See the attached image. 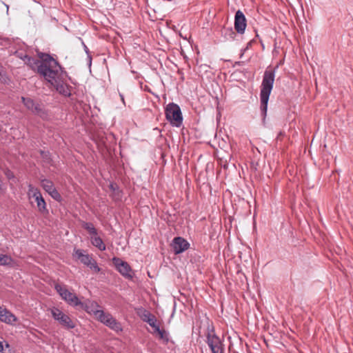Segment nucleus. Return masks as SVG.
<instances>
[{"instance_id":"f257e3e1","label":"nucleus","mask_w":353,"mask_h":353,"mask_svg":"<svg viewBox=\"0 0 353 353\" xmlns=\"http://www.w3.org/2000/svg\"><path fill=\"white\" fill-rule=\"evenodd\" d=\"M32 70H36L44 79H49L52 80L53 75L56 73L54 68L57 67L56 61L50 54L40 52L39 57L41 60L36 59L28 55L20 57Z\"/></svg>"},{"instance_id":"f03ea898","label":"nucleus","mask_w":353,"mask_h":353,"mask_svg":"<svg viewBox=\"0 0 353 353\" xmlns=\"http://www.w3.org/2000/svg\"><path fill=\"white\" fill-rule=\"evenodd\" d=\"M99 305L97 303H93L90 306V312H92L96 319L100 322L109 327L110 329L119 332L121 331V324L110 314L103 310H99Z\"/></svg>"},{"instance_id":"7ed1b4c3","label":"nucleus","mask_w":353,"mask_h":353,"mask_svg":"<svg viewBox=\"0 0 353 353\" xmlns=\"http://www.w3.org/2000/svg\"><path fill=\"white\" fill-rule=\"evenodd\" d=\"M56 73L53 75V79H45L52 85H53L57 92L65 97H70L71 95V87L67 83L62 82L60 79L61 75V67L59 63H57V67L54 68Z\"/></svg>"},{"instance_id":"20e7f679","label":"nucleus","mask_w":353,"mask_h":353,"mask_svg":"<svg viewBox=\"0 0 353 353\" xmlns=\"http://www.w3.org/2000/svg\"><path fill=\"white\" fill-rule=\"evenodd\" d=\"M166 119L172 125L179 127L182 124L183 117L179 106L174 103H169L165 110Z\"/></svg>"},{"instance_id":"39448f33","label":"nucleus","mask_w":353,"mask_h":353,"mask_svg":"<svg viewBox=\"0 0 353 353\" xmlns=\"http://www.w3.org/2000/svg\"><path fill=\"white\" fill-rule=\"evenodd\" d=\"M54 289L60 296L65 302L72 306H78L82 305L81 301H79L77 296L71 292H70L65 285H62L59 283L55 284Z\"/></svg>"},{"instance_id":"423d86ee","label":"nucleus","mask_w":353,"mask_h":353,"mask_svg":"<svg viewBox=\"0 0 353 353\" xmlns=\"http://www.w3.org/2000/svg\"><path fill=\"white\" fill-rule=\"evenodd\" d=\"M50 312L53 319L58 321L62 327L68 330L73 329L75 327V323L68 315L63 313L59 308L54 307L50 309Z\"/></svg>"},{"instance_id":"0eeeda50","label":"nucleus","mask_w":353,"mask_h":353,"mask_svg":"<svg viewBox=\"0 0 353 353\" xmlns=\"http://www.w3.org/2000/svg\"><path fill=\"white\" fill-rule=\"evenodd\" d=\"M206 343L212 351V353H223V345L217 336L214 330L208 328V333L206 334Z\"/></svg>"},{"instance_id":"6e6552de","label":"nucleus","mask_w":353,"mask_h":353,"mask_svg":"<svg viewBox=\"0 0 353 353\" xmlns=\"http://www.w3.org/2000/svg\"><path fill=\"white\" fill-rule=\"evenodd\" d=\"M21 101L28 110L34 114L37 115L42 119H46L48 116L47 112L43 105L35 102L32 99L28 97H21Z\"/></svg>"},{"instance_id":"1a4fd4ad","label":"nucleus","mask_w":353,"mask_h":353,"mask_svg":"<svg viewBox=\"0 0 353 353\" xmlns=\"http://www.w3.org/2000/svg\"><path fill=\"white\" fill-rule=\"evenodd\" d=\"M112 263L117 270L125 278L131 279L134 276V272L130 265L118 257L112 258Z\"/></svg>"},{"instance_id":"9d476101","label":"nucleus","mask_w":353,"mask_h":353,"mask_svg":"<svg viewBox=\"0 0 353 353\" xmlns=\"http://www.w3.org/2000/svg\"><path fill=\"white\" fill-rule=\"evenodd\" d=\"M171 245L174 254H179L187 250L190 243L185 239L178 236L174 238Z\"/></svg>"},{"instance_id":"9b49d317","label":"nucleus","mask_w":353,"mask_h":353,"mask_svg":"<svg viewBox=\"0 0 353 353\" xmlns=\"http://www.w3.org/2000/svg\"><path fill=\"white\" fill-rule=\"evenodd\" d=\"M246 19L244 14L238 10L234 17V28L239 34H243L246 28Z\"/></svg>"},{"instance_id":"f8f14e48","label":"nucleus","mask_w":353,"mask_h":353,"mask_svg":"<svg viewBox=\"0 0 353 353\" xmlns=\"http://www.w3.org/2000/svg\"><path fill=\"white\" fill-rule=\"evenodd\" d=\"M278 66L276 65L274 70L268 68L266 70V108H268V103L269 97L273 88V83L274 81L275 73L274 70Z\"/></svg>"},{"instance_id":"ddd939ff","label":"nucleus","mask_w":353,"mask_h":353,"mask_svg":"<svg viewBox=\"0 0 353 353\" xmlns=\"http://www.w3.org/2000/svg\"><path fill=\"white\" fill-rule=\"evenodd\" d=\"M0 321L7 324L17 321V317L8 310L0 306Z\"/></svg>"},{"instance_id":"4468645a","label":"nucleus","mask_w":353,"mask_h":353,"mask_svg":"<svg viewBox=\"0 0 353 353\" xmlns=\"http://www.w3.org/2000/svg\"><path fill=\"white\" fill-rule=\"evenodd\" d=\"M74 256L79 259L85 265H87V264L93 259L91 254L86 253L85 250L81 249L74 250Z\"/></svg>"},{"instance_id":"2eb2a0df","label":"nucleus","mask_w":353,"mask_h":353,"mask_svg":"<svg viewBox=\"0 0 353 353\" xmlns=\"http://www.w3.org/2000/svg\"><path fill=\"white\" fill-rule=\"evenodd\" d=\"M137 314L144 322L148 324L150 323H153V321H156L157 319L150 312L143 308L139 309Z\"/></svg>"},{"instance_id":"dca6fc26","label":"nucleus","mask_w":353,"mask_h":353,"mask_svg":"<svg viewBox=\"0 0 353 353\" xmlns=\"http://www.w3.org/2000/svg\"><path fill=\"white\" fill-rule=\"evenodd\" d=\"M261 110L263 122L265 121V74L263 76V79L261 85Z\"/></svg>"},{"instance_id":"f3484780","label":"nucleus","mask_w":353,"mask_h":353,"mask_svg":"<svg viewBox=\"0 0 353 353\" xmlns=\"http://www.w3.org/2000/svg\"><path fill=\"white\" fill-rule=\"evenodd\" d=\"M33 199H34V200L37 203V208H38V210L39 212H43L47 210L46 201H45L44 199L43 198L41 194L36 196Z\"/></svg>"},{"instance_id":"a211bd4d","label":"nucleus","mask_w":353,"mask_h":353,"mask_svg":"<svg viewBox=\"0 0 353 353\" xmlns=\"http://www.w3.org/2000/svg\"><path fill=\"white\" fill-rule=\"evenodd\" d=\"M222 34L227 40H233L236 37V33L231 27L224 28L222 30Z\"/></svg>"},{"instance_id":"6ab92c4d","label":"nucleus","mask_w":353,"mask_h":353,"mask_svg":"<svg viewBox=\"0 0 353 353\" xmlns=\"http://www.w3.org/2000/svg\"><path fill=\"white\" fill-rule=\"evenodd\" d=\"M41 185L42 188L49 194L51 191L55 189L53 183L46 179L41 180Z\"/></svg>"},{"instance_id":"aec40b11","label":"nucleus","mask_w":353,"mask_h":353,"mask_svg":"<svg viewBox=\"0 0 353 353\" xmlns=\"http://www.w3.org/2000/svg\"><path fill=\"white\" fill-rule=\"evenodd\" d=\"M90 242L93 246L96 247L101 251H104L106 249V246L101 237L94 238V239Z\"/></svg>"},{"instance_id":"412c9836","label":"nucleus","mask_w":353,"mask_h":353,"mask_svg":"<svg viewBox=\"0 0 353 353\" xmlns=\"http://www.w3.org/2000/svg\"><path fill=\"white\" fill-rule=\"evenodd\" d=\"M40 194L41 193L37 188L34 187L32 184L28 185V196L29 199L34 198Z\"/></svg>"},{"instance_id":"4be33fe9","label":"nucleus","mask_w":353,"mask_h":353,"mask_svg":"<svg viewBox=\"0 0 353 353\" xmlns=\"http://www.w3.org/2000/svg\"><path fill=\"white\" fill-rule=\"evenodd\" d=\"M82 227L88 232L89 234L94 232L97 230L93 223L90 222L83 221L81 223Z\"/></svg>"},{"instance_id":"5701e85b","label":"nucleus","mask_w":353,"mask_h":353,"mask_svg":"<svg viewBox=\"0 0 353 353\" xmlns=\"http://www.w3.org/2000/svg\"><path fill=\"white\" fill-rule=\"evenodd\" d=\"M86 266L94 273H98L101 270V269L99 267L96 260L94 259L91 260V261L88 263Z\"/></svg>"},{"instance_id":"b1692460","label":"nucleus","mask_w":353,"mask_h":353,"mask_svg":"<svg viewBox=\"0 0 353 353\" xmlns=\"http://www.w3.org/2000/svg\"><path fill=\"white\" fill-rule=\"evenodd\" d=\"M157 334L159 338L161 340H163L166 342L168 341V334L164 330L159 329V331L156 332V334Z\"/></svg>"},{"instance_id":"393cba45","label":"nucleus","mask_w":353,"mask_h":353,"mask_svg":"<svg viewBox=\"0 0 353 353\" xmlns=\"http://www.w3.org/2000/svg\"><path fill=\"white\" fill-rule=\"evenodd\" d=\"M12 259L6 254H0V265H6L11 262Z\"/></svg>"},{"instance_id":"a878e982","label":"nucleus","mask_w":353,"mask_h":353,"mask_svg":"<svg viewBox=\"0 0 353 353\" xmlns=\"http://www.w3.org/2000/svg\"><path fill=\"white\" fill-rule=\"evenodd\" d=\"M49 194L56 201H60L61 200V196L59 193V192L57 190V189H54L52 191H51Z\"/></svg>"},{"instance_id":"bb28decb","label":"nucleus","mask_w":353,"mask_h":353,"mask_svg":"<svg viewBox=\"0 0 353 353\" xmlns=\"http://www.w3.org/2000/svg\"><path fill=\"white\" fill-rule=\"evenodd\" d=\"M157 320L156 319V321H153V323H149V325L154 330L153 332H152V334H156V332L159 331V330L160 329L159 325L157 323Z\"/></svg>"},{"instance_id":"cd10ccee","label":"nucleus","mask_w":353,"mask_h":353,"mask_svg":"<svg viewBox=\"0 0 353 353\" xmlns=\"http://www.w3.org/2000/svg\"><path fill=\"white\" fill-rule=\"evenodd\" d=\"M98 237H100V236H99L97 230L96 231H94V232L91 233L90 234V241H92L93 239H94V238H98Z\"/></svg>"},{"instance_id":"c85d7f7f","label":"nucleus","mask_w":353,"mask_h":353,"mask_svg":"<svg viewBox=\"0 0 353 353\" xmlns=\"http://www.w3.org/2000/svg\"><path fill=\"white\" fill-rule=\"evenodd\" d=\"M6 175L8 177V179H9L14 178V174L10 170H8L6 172Z\"/></svg>"},{"instance_id":"c756f323","label":"nucleus","mask_w":353,"mask_h":353,"mask_svg":"<svg viewBox=\"0 0 353 353\" xmlns=\"http://www.w3.org/2000/svg\"><path fill=\"white\" fill-rule=\"evenodd\" d=\"M109 187L110 190H112L113 192H116V190H117V186L114 183H110Z\"/></svg>"},{"instance_id":"7c9ffc66","label":"nucleus","mask_w":353,"mask_h":353,"mask_svg":"<svg viewBox=\"0 0 353 353\" xmlns=\"http://www.w3.org/2000/svg\"><path fill=\"white\" fill-rule=\"evenodd\" d=\"M3 343L0 341V352H3Z\"/></svg>"},{"instance_id":"2f4dec72","label":"nucleus","mask_w":353,"mask_h":353,"mask_svg":"<svg viewBox=\"0 0 353 353\" xmlns=\"http://www.w3.org/2000/svg\"><path fill=\"white\" fill-rule=\"evenodd\" d=\"M122 101L124 103V98L122 94H120Z\"/></svg>"},{"instance_id":"473e14b6","label":"nucleus","mask_w":353,"mask_h":353,"mask_svg":"<svg viewBox=\"0 0 353 353\" xmlns=\"http://www.w3.org/2000/svg\"><path fill=\"white\" fill-rule=\"evenodd\" d=\"M84 48H85V50L86 52H88V51H87V50H88V48H87V46H84Z\"/></svg>"},{"instance_id":"72a5a7b5","label":"nucleus","mask_w":353,"mask_h":353,"mask_svg":"<svg viewBox=\"0 0 353 353\" xmlns=\"http://www.w3.org/2000/svg\"><path fill=\"white\" fill-rule=\"evenodd\" d=\"M6 347H9V344L8 343L6 344Z\"/></svg>"}]
</instances>
